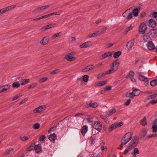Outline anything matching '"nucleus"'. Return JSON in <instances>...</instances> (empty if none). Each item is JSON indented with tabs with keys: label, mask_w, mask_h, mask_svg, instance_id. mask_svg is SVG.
<instances>
[{
	"label": "nucleus",
	"mask_w": 157,
	"mask_h": 157,
	"mask_svg": "<svg viewBox=\"0 0 157 157\" xmlns=\"http://www.w3.org/2000/svg\"><path fill=\"white\" fill-rule=\"evenodd\" d=\"M120 63V61L118 59H117L113 62L111 64V69L107 71L108 73L111 74L117 71L118 70Z\"/></svg>",
	"instance_id": "obj_1"
},
{
	"label": "nucleus",
	"mask_w": 157,
	"mask_h": 157,
	"mask_svg": "<svg viewBox=\"0 0 157 157\" xmlns=\"http://www.w3.org/2000/svg\"><path fill=\"white\" fill-rule=\"evenodd\" d=\"M50 6L47 5L39 7L36 8L32 11V13L33 14H36L37 13H40L43 12L45 10L48 9Z\"/></svg>",
	"instance_id": "obj_2"
},
{
	"label": "nucleus",
	"mask_w": 157,
	"mask_h": 157,
	"mask_svg": "<svg viewBox=\"0 0 157 157\" xmlns=\"http://www.w3.org/2000/svg\"><path fill=\"white\" fill-rule=\"evenodd\" d=\"M132 137V133L131 132H128L125 134L122 138L121 141H123V144H126L130 140Z\"/></svg>",
	"instance_id": "obj_3"
},
{
	"label": "nucleus",
	"mask_w": 157,
	"mask_h": 157,
	"mask_svg": "<svg viewBox=\"0 0 157 157\" xmlns=\"http://www.w3.org/2000/svg\"><path fill=\"white\" fill-rule=\"evenodd\" d=\"M130 9H127L122 14V16L128 20L131 19L133 17L132 13L129 12Z\"/></svg>",
	"instance_id": "obj_4"
},
{
	"label": "nucleus",
	"mask_w": 157,
	"mask_h": 157,
	"mask_svg": "<svg viewBox=\"0 0 157 157\" xmlns=\"http://www.w3.org/2000/svg\"><path fill=\"white\" fill-rule=\"evenodd\" d=\"M46 109V106L45 105H41L34 109L33 111V113L35 114L41 113L45 111Z\"/></svg>",
	"instance_id": "obj_5"
},
{
	"label": "nucleus",
	"mask_w": 157,
	"mask_h": 157,
	"mask_svg": "<svg viewBox=\"0 0 157 157\" xmlns=\"http://www.w3.org/2000/svg\"><path fill=\"white\" fill-rule=\"evenodd\" d=\"M74 55V53L73 52L68 53L65 55L64 58L68 61L71 62L76 59V57L73 56Z\"/></svg>",
	"instance_id": "obj_6"
},
{
	"label": "nucleus",
	"mask_w": 157,
	"mask_h": 157,
	"mask_svg": "<svg viewBox=\"0 0 157 157\" xmlns=\"http://www.w3.org/2000/svg\"><path fill=\"white\" fill-rule=\"evenodd\" d=\"M93 127L98 132L101 130L102 128V125L101 122L99 121H95L93 125Z\"/></svg>",
	"instance_id": "obj_7"
},
{
	"label": "nucleus",
	"mask_w": 157,
	"mask_h": 157,
	"mask_svg": "<svg viewBox=\"0 0 157 157\" xmlns=\"http://www.w3.org/2000/svg\"><path fill=\"white\" fill-rule=\"evenodd\" d=\"M147 28V27L146 24L144 22L142 23L139 26V33H140L144 34Z\"/></svg>",
	"instance_id": "obj_8"
},
{
	"label": "nucleus",
	"mask_w": 157,
	"mask_h": 157,
	"mask_svg": "<svg viewBox=\"0 0 157 157\" xmlns=\"http://www.w3.org/2000/svg\"><path fill=\"white\" fill-rule=\"evenodd\" d=\"M138 143L136 139H132L128 145V148L130 150L133 149L136 146Z\"/></svg>",
	"instance_id": "obj_9"
},
{
	"label": "nucleus",
	"mask_w": 157,
	"mask_h": 157,
	"mask_svg": "<svg viewBox=\"0 0 157 157\" xmlns=\"http://www.w3.org/2000/svg\"><path fill=\"white\" fill-rule=\"evenodd\" d=\"M123 124V123L122 122H120L119 123H115L111 125L109 128V130L110 132H111L114 129L121 127L122 125Z\"/></svg>",
	"instance_id": "obj_10"
},
{
	"label": "nucleus",
	"mask_w": 157,
	"mask_h": 157,
	"mask_svg": "<svg viewBox=\"0 0 157 157\" xmlns=\"http://www.w3.org/2000/svg\"><path fill=\"white\" fill-rule=\"evenodd\" d=\"M92 43L91 41L86 42L79 45V47L81 48H86L91 46Z\"/></svg>",
	"instance_id": "obj_11"
},
{
	"label": "nucleus",
	"mask_w": 157,
	"mask_h": 157,
	"mask_svg": "<svg viewBox=\"0 0 157 157\" xmlns=\"http://www.w3.org/2000/svg\"><path fill=\"white\" fill-rule=\"evenodd\" d=\"M16 7L15 5H13L9 6H8L0 10L2 14H3L5 12L9 11L15 8Z\"/></svg>",
	"instance_id": "obj_12"
},
{
	"label": "nucleus",
	"mask_w": 157,
	"mask_h": 157,
	"mask_svg": "<svg viewBox=\"0 0 157 157\" xmlns=\"http://www.w3.org/2000/svg\"><path fill=\"white\" fill-rule=\"evenodd\" d=\"M11 86L10 84L0 86V94L9 90Z\"/></svg>",
	"instance_id": "obj_13"
},
{
	"label": "nucleus",
	"mask_w": 157,
	"mask_h": 157,
	"mask_svg": "<svg viewBox=\"0 0 157 157\" xmlns=\"http://www.w3.org/2000/svg\"><path fill=\"white\" fill-rule=\"evenodd\" d=\"M114 53L113 52H109L103 53L101 55L100 58L101 59H103L107 57H111L112 56Z\"/></svg>",
	"instance_id": "obj_14"
},
{
	"label": "nucleus",
	"mask_w": 157,
	"mask_h": 157,
	"mask_svg": "<svg viewBox=\"0 0 157 157\" xmlns=\"http://www.w3.org/2000/svg\"><path fill=\"white\" fill-rule=\"evenodd\" d=\"M56 24L54 23H52L43 27L41 28V30L43 31H45L48 29L54 28Z\"/></svg>",
	"instance_id": "obj_15"
},
{
	"label": "nucleus",
	"mask_w": 157,
	"mask_h": 157,
	"mask_svg": "<svg viewBox=\"0 0 157 157\" xmlns=\"http://www.w3.org/2000/svg\"><path fill=\"white\" fill-rule=\"evenodd\" d=\"M137 74L138 75L139 79L140 80L146 82H147L148 80V78L143 75L142 73L141 72L138 71L137 72Z\"/></svg>",
	"instance_id": "obj_16"
},
{
	"label": "nucleus",
	"mask_w": 157,
	"mask_h": 157,
	"mask_svg": "<svg viewBox=\"0 0 157 157\" xmlns=\"http://www.w3.org/2000/svg\"><path fill=\"white\" fill-rule=\"evenodd\" d=\"M135 39H133L128 41L127 44L126 46L128 49L130 50L134 46Z\"/></svg>",
	"instance_id": "obj_17"
},
{
	"label": "nucleus",
	"mask_w": 157,
	"mask_h": 157,
	"mask_svg": "<svg viewBox=\"0 0 157 157\" xmlns=\"http://www.w3.org/2000/svg\"><path fill=\"white\" fill-rule=\"evenodd\" d=\"M149 35L152 37L157 36V30L155 29H152L151 30L149 33Z\"/></svg>",
	"instance_id": "obj_18"
},
{
	"label": "nucleus",
	"mask_w": 157,
	"mask_h": 157,
	"mask_svg": "<svg viewBox=\"0 0 157 157\" xmlns=\"http://www.w3.org/2000/svg\"><path fill=\"white\" fill-rule=\"evenodd\" d=\"M49 41V39L47 37H44L40 42L39 44L41 45H45Z\"/></svg>",
	"instance_id": "obj_19"
},
{
	"label": "nucleus",
	"mask_w": 157,
	"mask_h": 157,
	"mask_svg": "<svg viewBox=\"0 0 157 157\" xmlns=\"http://www.w3.org/2000/svg\"><path fill=\"white\" fill-rule=\"evenodd\" d=\"M148 26L152 27H154L155 26L156 23L155 21L152 19H150L148 21Z\"/></svg>",
	"instance_id": "obj_20"
},
{
	"label": "nucleus",
	"mask_w": 157,
	"mask_h": 157,
	"mask_svg": "<svg viewBox=\"0 0 157 157\" xmlns=\"http://www.w3.org/2000/svg\"><path fill=\"white\" fill-rule=\"evenodd\" d=\"M94 68V65L93 64L90 65L86 67L83 69L82 70V72H85L89 71L90 70Z\"/></svg>",
	"instance_id": "obj_21"
},
{
	"label": "nucleus",
	"mask_w": 157,
	"mask_h": 157,
	"mask_svg": "<svg viewBox=\"0 0 157 157\" xmlns=\"http://www.w3.org/2000/svg\"><path fill=\"white\" fill-rule=\"evenodd\" d=\"M147 47L149 50H152L155 48V46L151 41L149 42L147 45Z\"/></svg>",
	"instance_id": "obj_22"
},
{
	"label": "nucleus",
	"mask_w": 157,
	"mask_h": 157,
	"mask_svg": "<svg viewBox=\"0 0 157 157\" xmlns=\"http://www.w3.org/2000/svg\"><path fill=\"white\" fill-rule=\"evenodd\" d=\"M56 139V135L55 133L51 134L48 137V139L51 141H52L53 142Z\"/></svg>",
	"instance_id": "obj_23"
},
{
	"label": "nucleus",
	"mask_w": 157,
	"mask_h": 157,
	"mask_svg": "<svg viewBox=\"0 0 157 157\" xmlns=\"http://www.w3.org/2000/svg\"><path fill=\"white\" fill-rule=\"evenodd\" d=\"M35 149L36 152L37 153H39L41 151V144H39L35 145Z\"/></svg>",
	"instance_id": "obj_24"
},
{
	"label": "nucleus",
	"mask_w": 157,
	"mask_h": 157,
	"mask_svg": "<svg viewBox=\"0 0 157 157\" xmlns=\"http://www.w3.org/2000/svg\"><path fill=\"white\" fill-rule=\"evenodd\" d=\"M116 112V109H110L109 111L106 113V116L107 117H108L113 115Z\"/></svg>",
	"instance_id": "obj_25"
},
{
	"label": "nucleus",
	"mask_w": 157,
	"mask_h": 157,
	"mask_svg": "<svg viewBox=\"0 0 157 157\" xmlns=\"http://www.w3.org/2000/svg\"><path fill=\"white\" fill-rule=\"evenodd\" d=\"M99 34H100L99 32L98 31H97L93 33H91V34H89L88 35H87V38H91V37H94Z\"/></svg>",
	"instance_id": "obj_26"
},
{
	"label": "nucleus",
	"mask_w": 157,
	"mask_h": 157,
	"mask_svg": "<svg viewBox=\"0 0 157 157\" xmlns=\"http://www.w3.org/2000/svg\"><path fill=\"white\" fill-rule=\"evenodd\" d=\"M88 127L86 125L83 126L81 129V132L83 136H84L86 133L87 131Z\"/></svg>",
	"instance_id": "obj_27"
},
{
	"label": "nucleus",
	"mask_w": 157,
	"mask_h": 157,
	"mask_svg": "<svg viewBox=\"0 0 157 157\" xmlns=\"http://www.w3.org/2000/svg\"><path fill=\"white\" fill-rule=\"evenodd\" d=\"M132 93L133 94V96H138L140 94V91L138 89H133Z\"/></svg>",
	"instance_id": "obj_28"
},
{
	"label": "nucleus",
	"mask_w": 157,
	"mask_h": 157,
	"mask_svg": "<svg viewBox=\"0 0 157 157\" xmlns=\"http://www.w3.org/2000/svg\"><path fill=\"white\" fill-rule=\"evenodd\" d=\"M62 34L61 32H59L58 33L54 34L52 36L51 38L52 39H55L57 37L61 36Z\"/></svg>",
	"instance_id": "obj_29"
},
{
	"label": "nucleus",
	"mask_w": 157,
	"mask_h": 157,
	"mask_svg": "<svg viewBox=\"0 0 157 157\" xmlns=\"http://www.w3.org/2000/svg\"><path fill=\"white\" fill-rule=\"evenodd\" d=\"M107 84V81H101L98 82L96 85V86H101Z\"/></svg>",
	"instance_id": "obj_30"
},
{
	"label": "nucleus",
	"mask_w": 157,
	"mask_h": 157,
	"mask_svg": "<svg viewBox=\"0 0 157 157\" xmlns=\"http://www.w3.org/2000/svg\"><path fill=\"white\" fill-rule=\"evenodd\" d=\"M89 105L90 107L95 108L98 106V105L96 102H91L89 104Z\"/></svg>",
	"instance_id": "obj_31"
},
{
	"label": "nucleus",
	"mask_w": 157,
	"mask_h": 157,
	"mask_svg": "<svg viewBox=\"0 0 157 157\" xmlns=\"http://www.w3.org/2000/svg\"><path fill=\"white\" fill-rule=\"evenodd\" d=\"M13 149L12 148H9V149L3 153V155L5 156H7V155L10 154V153L13 151Z\"/></svg>",
	"instance_id": "obj_32"
},
{
	"label": "nucleus",
	"mask_w": 157,
	"mask_h": 157,
	"mask_svg": "<svg viewBox=\"0 0 157 157\" xmlns=\"http://www.w3.org/2000/svg\"><path fill=\"white\" fill-rule=\"evenodd\" d=\"M108 74H109L108 73V71H106L105 72H103L102 73L99 74L97 77V78H101L102 77H103L104 76Z\"/></svg>",
	"instance_id": "obj_33"
},
{
	"label": "nucleus",
	"mask_w": 157,
	"mask_h": 157,
	"mask_svg": "<svg viewBox=\"0 0 157 157\" xmlns=\"http://www.w3.org/2000/svg\"><path fill=\"white\" fill-rule=\"evenodd\" d=\"M133 152H134L132 153V154L134 157H136V155L139 154L140 153L139 151L137 148H135L134 149Z\"/></svg>",
	"instance_id": "obj_34"
},
{
	"label": "nucleus",
	"mask_w": 157,
	"mask_h": 157,
	"mask_svg": "<svg viewBox=\"0 0 157 157\" xmlns=\"http://www.w3.org/2000/svg\"><path fill=\"white\" fill-rule=\"evenodd\" d=\"M147 133V131L145 128L141 130V136L142 138L144 137Z\"/></svg>",
	"instance_id": "obj_35"
},
{
	"label": "nucleus",
	"mask_w": 157,
	"mask_h": 157,
	"mask_svg": "<svg viewBox=\"0 0 157 157\" xmlns=\"http://www.w3.org/2000/svg\"><path fill=\"white\" fill-rule=\"evenodd\" d=\"M139 10V8H136L133 10L132 13L133 14L134 16L136 17L138 16Z\"/></svg>",
	"instance_id": "obj_36"
},
{
	"label": "nucleus",
	"mask_w": 157,
	"mask_h": 157,
	"mask_svg": "<svg viewBox=\"0 0 157 157\" xmlns=\"http://www.w3.org/2000/svg\"><path fill=\"white\" fill-rule=\"evenodd\" d=\"M22 93H19L16 95H15L12 98V100L13 101L17 99L20 97H21V96H22Z\"/></svg>",
	"instance_id": "obj_37"
},
{
	"label": "nucleus",
	"mask_w": 157,
	"mask_h": 157,
	"mask_svg": "<svg viewBox=\"0 0 157 157\" xmlns=\"http://www.w3.org/2000/svg\"><path fill=\"white\" fill-rule=\"evenodd\" d=\"M113 57L114 58H117L121 55V52L120 51H118L117 52L114 53H113Z\"/></svg>",
	"instance_id": "obj_38"
},
{
	"label": "nucleus",
	"mask_w": 157,
	"mask_h": 157,
	"mask_svg": "<svg viewBox=\"0 0 157 157\" xmlns=\"http://www.w3.org/2000/svg\"><path fill=\"white\" fill-rule=\"evenodd\" d=\"M20 86V84L18 82H15L12 84V86L13 88H18Z\"/></svg>",
	"instance_id": "obj_39"
},
{
	"label": "nucleus",
	"mask_w": 157,
	"mask_h": 157,
	"mask_svg": "<svg viewBox=\"0 0 157 157\" xmlns=\"http://www.w3.org/2000/svg\"><path fill=\"white\" fill-rule=\"evenodd\" d=\"M143 37V40L145 41H147L150 38L149 36L146 33L144 34Z\"/></svg>",
	"instance_id": "obj_40"
},
{
	"label": "nucleus",
	"mask_w": 157,
	"mask_h": 157,
	"mask_svg": "<svg viewBox=\"0 0 157 157\" xmlns=\"http://www.w3.org/2000/svg\"><path fill=\"white\" fill-rule=\"evenodd\" d=\"M141 124L143 126H144L147 124V122L146 117H144L140 121Z\"/></svg>",
	"instance_id": "obj_41"
},
{
	"label": "nucleus",
	"mask_w": 157,
	"mask_h": 157,
	"mask_svg": "<svg viewBox=\"0 0 157 157\" xmlns=\"http://www.w3.org/2000/svg\"><path fill=\"white\" fill-rule=\"evenodd\" d=\"M48 80V78L47 77H43L40 78L38 81V82L40 83H43L47 81Z\"/></svg>",
	"instance_id": "obj_42"
},
{
	"label": "nucleus",
	"mask_w": 157,
	"mask_h": 157,
	"mask_svg": "<svg viewBox=\"0 0 157 157\" xmlns=\"http://www.w3.org/2000/svg\"><path fill=\"white\" fill-rule=\"evenodd\" d=\"M30 82L29 79H23L22 81L21 85H24Z\"/></svg>",
	"instance_id": "obj_43"
},
{
	"label": "nucleus",
	"mask_w": 157,
	"mask_h": 157,
	"mask_svg": "<svg viewBox=\"0 0 157 157\" xmlns=\"http://www.w3.org/2000/svg\"><path fill=\"white\" fill-rule=\"evenodd\" d=\"M134 75V73L133 71H130L128 75L126 77V78H131L133 77Z\"/></svg>",
	"instance_id": "obj_44"
},
{
	"label": "nucleus",
	"mask_w": 157,
	"mask_h": 157,
	"mask_svg": "<svg viewBox=\"0 0 157 157\" xmlns=\"http://www.w3.org/2000/svg\"><path fill=\"white\" fill-rule=\"evenodd\" d=\"M125 95L127 97L131 98H133V95L132 92L131 93L127 92L126 93Z\"/></svg>",
	"instance_id": "obj_45"
},
{
	"label": "nucleus",
	"mask_w": 157,
	"mask_h": 157,
	"mask_svg": "<svg viewBox=\"0 0 157 157\" xmlns=\"http://www.w3.org/2000/svg\"><path fill=\"white\" fill-rule=\"evenodd\" d=\"M152 131L153 133L157 132V125L154 124L152 127Z\"/></svg>",
	"instance_id": "obj_46"
},
{
	"label": "nucleus",
	"mask_w": 157,
	"mask_h": 157,
	"mask_svg": "<svg viewBox=\"0 0 157 157\" xmlns=\"http://www.w3.org/2000/svg\"><path fill=\"white\" fill-rule=\"evenodd\" d=\"M157 84V79H155L150 82V85L152 86H154Z\"/></svg>",
	"instance_id": "obj_47"
},
{
	"label": "nucleus",
	"mask_w": 157,
	"mask_h": 157,
	"mask_svg": "<svg viewBox=\"0 0 157 157\" xmlns=\"http://www.w3.org/2000/svg\"><path fill=\"white\" fill-rule=\"evenodd\" d=\"M40 127V124L38 123H36L33 125V128L35 129H37L39 128Z\"/></svg>",
	"instance_id": "obj_48"
},
{
	"label": "nucleus",
	"mask_w": 157,
	"mask_h": 157,
	"mask_svg": "<svg viewBox=\"0 0 157 157\" xmlns=\"http://www.w3.org/2000/svg\"><path fill=\"white\" fill-rule=\"evenodd\" d=\"M37 86V83L36 82L33 83L31 84L30 86L28 87V89H30L34 88Z\"/></svg>",
	"instance_id": "obj_49"
},
{
	"label": "nucleus",
	"mask_w": 157,
	"mask_h": 157,
	"mask_svg": "<svg viewBox=\"0 0 157 157\" xmlns=\"http://www.w3.org/2000/svg\"><path fill=\"white\" fill-rule=\"evenodd\" d=\"M89 78V76L87 75H84L83 76V81L85 82H88Z\"/></svg>",
	"instance_id": "obj_50"
},
{
	"label": "nucleus",
	"mask_w": 157,
	"mask_h": 157,
	"mask_svg": "<svg viewBox=\"0 0 157 157\" xmlns=\"http://www.w3.org/2000/svg\"><path fill=\"white\" fill-rule=\"evenodd\" d=\"M63 11L62 10H59L57 12L52 13L53 15H60L63 13Z\"/></svg>",
	"instance_id": "obj_51"
},
{
	"label": "nucleus",
	"mask_w": 157,
	"mask_h": 157,
	"mask_svg": "<svg viewBox=\"0 0 157 157\" xmlns=\"http://www.w3.org/2000/svg\"><path fill=\"white\" fill-rule=\"evenodd\" d=\"M29 138V136H23L22 137H21L20 138V139L22 141H25L28 140Z\"/></svg>",
	"instance_id": "obj_52"
},
{
	"label": "nucleus",
	"mask_w": 157,
	"mask_h": 157,
	"mask_svg": "<svg viewBox=\"0 0 157 157\" xmlns=\"http://www.w3.org/2000/svg\"><path fill=\"white\" fill-rule=\"evenodd\" d=\"M60 72V70L59 69H56L55 70L51 72L50 73L51 75H54Z\"/></svg>",
	"instance_id": "obj_53"
},
{
	"label": "nucleus",
	"mask_w": 157,
	"mask_h": 157,
	"mask_svg": "<svg viewBox=\"0 0 157 157\" xmlns=\"http://www.w3.org/2000/svg\"><path fill=\"white\" fill-rule=\"evenodd\" d=\"M131 100L130 99H128L124 103V105L126 106L128 105L130 103Z\"/></svg>",
	"instance_id": "obj_54"
},
{
	"label": "nucleus",
	"mask_w": 157,
	"mask_h": 157,
	"mask_svg": "<svg viewBox=\"0 0 157 157\" xmlns=\"http://www.w3.org/2000/svg\"><path fill=\"white\" fill-rule=\"evenodd\" d=\"M133 28V27L132 25H130L129 27H127L125 29V31L126 32H127L131 30Z\"/></svg>",
	"instance_id": "obj_55"
},
{
	"label": "nucleus",
	"mask_w": 157,
	"mask_h": 157,
	"mask_svg": "<svg viewBox=\"0 0 157 157\" xmlns=\"http://www.w3.org/2000/svg\"><path fill=\"white\" fill-rule=\"evenodd\" d=\"M45 135H43L41 136L39 138V140L40 141H43L45 138Z\"/></svg>",
	"instance_id": "obj_56"
},
{
	"label": "nucleus",
	"mask_w": 157,
	"mask_h": 157,
	"mask_svg": "<svg viewBox=\"0 0 157 157\" xmlns=\"http://www.w3.org/2000/svg\"><path fill=\"white\" fill-rule=\"evenodd\" d=\"M28 100V98H25L24 99L22 100L19 103V105H21L22 104L25 103Z\"/></svg>",
	"instance_id": "obj_57"
},
{
	"label": "nucleus",
	"mask_w": 157,
	"mask_h": 157,
	"mask_svg": "<svg viewBox=\"0 0 157 157\" xmlns=\"http://www.w3.org/2000/svg\"><path fill=\"white\" fill-rule=\"evenodd\" d=\"M34 147V145L32 144L27 148V151H31L33 149Z\"/></svg>",
	"instance_id": "obj_58"
},
{
	"label": "nucleus",
	"mask_w": 157,
	"mask_h": 157,
	"mask_svg": "<svg viewBox=\"0 0 157 157\" xmlns=\"http://www.w3.org/2000/svg\"><path fill=\"white\" fill-rule=\"evenodd\" d=\"M130 151V150L128 149V147L124 150V151L123 152V154L124 155H126L127 153H128Z\"/></svg>",
	"instance_id": "obj_59"
},
{
	"label": "nucleus",
	"mask_w": 157,
	"mask_h": 157,
	"mask_svg": "<svg viewBox=\"0 0 157 157\" xmlns=\"http://www.w3.org/2000/svg\"><path fill=\"white\" fill-rule=\"evenodd\" d=\"M76 38L75 37H72L69 40V41L71 43L75 42L76 41Z\"/></svg>",
	"instance_id": "obj_60"
},
{
	"label": "nucleus",
	"mask_w": 157,
	"mask_h": 157,
	"mask_svg": "<svg viewBox=\"0 0 157 157\" xmlns=\"http://www.w3.org/2000/svg\"><path fill=\"white\" fill-rule=\"evenodd\" d=\"M152 17L153 18H156L157 17V12H155L152 13Z\"/></svg>",
	"instance_id": "obj_61"
},
{
	"label": "nucleus",
	"mask_w": 157,
	"mask_h": 157,
	"mask_svg": "<svg viewBox=\"0 0 157 157\" xmlns=\"http://www.w3.org/2000/svg\"><path fill=\"white\" fill-rule=\"evenodd\" d=\"M52 15H52V13H51L47 14V15H44V18L45 19L46 18H47L49 17H51Z\"/></svg>",
	"instance_id": "obj_62"
},
{
	"label": "nucleus",
	"mask_w": 157,
	"mask_h": 157,
	"mask_svg": "<svg viewBox=\"0 0 157 157\" xmlns=\"http://www.w3.org/2000/svg\"><path fill=\"white\" fill-rule=\"evenodd\" d=\"M105 89L106 91H109L111 90L112 87L110 86H106L105 87Z\"/></svg>",
	"instance_id": "obj_63"
},
{
	"label": "nucleus",
	"mask_w": 157,
	"mask_h": 157,
	"mask_svg": "<svg viewBox=\"0 0 157 157\" xmlns=\"http://www.w3.org/2000/svg\"><path fill=\"white\" fill-rule=\"evenodd\" d=\"M149 103H151L152 105H155L157 103L155 99H154L151 101L149 102Z\"/></svg>",
	"instance_id": "obj_64"
}]
</instances>
